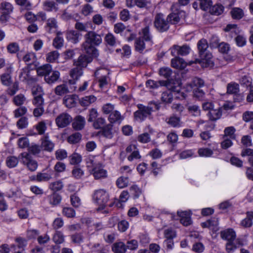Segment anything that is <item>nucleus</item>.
I'll return each instance as SVG.
<instances>
[{"label": "nucleus", "mask_w": 253, "mask_h": 253, "mask_svg": "<svg viewBox=\"0 0 253 253\" xmlns=\"http://www.w3.org/2000/svg\"><path fill=\"white\" fill-rule=\"evenodd\" d=\"M84 39L85 41L82 44L84 50L92 57H98L99 52L95 46L99 45L102 42L100 35L95 32L89 31L85 35Z\"/></svg>", "instance_id": "obj_1"}, {"label": "nucleus", "mask_w": 253, "mask_h": 253, "mask_svg": "<svg viewBox=\"0 0 253 253\" xmlns=\"http://www.w3.org/2000/svg\"><path fill=\"white\" fill-rule=\"evenodd\" d=\"M197 47L200 59H196L194 61L190 62V64L199 63L205 67L212 65L213 63L211 60L212 55L208 50L209 45L207 40L204 39L200 40L198 42Z\"/></svg>", "instance_id": "obj_2"}, {"label": "nucleus", "mask_w": 253, "mask_h": 253, "mask_svg": "<svg viewBox=\"0 0 253 253\" xmlns=\"http://www.w3.org/2000/svg\"><path fill=\"white\" fill-rule=\"evenodd\" d=\"M137 107L138 110L134 113V117L136 121L142 122L151 115L154 109L158 110L160 109V105L155 102H151L148 106L139 104Z\"/></svg>", "instance_id": "obj_3"}, {"label": "nucleus", "mask_w": 253, "mask_h": 253, "mask_svg": "<svg viewBox=\"0 0 253 253\" xmlns=\"http://www.w3.org/2000/svg\"><path fill=\"white\" fill-rule=\"evenodd\" d=\"M154 27L160 33L167 32L169 29V22L162 13H157L154 17Z\"/></svg>", "instance_id": "obj_4"}, {"label": "nucleus", "mask_w": 253, "mask_h": 253, "mask_svg": "<svg viewBox=\"0 0 253 253\" xmlns=\"http://www.w3.org/2000/svg\"><path fill=\"white\" fill-rule=\"evenodd\" d=\"M93 200L99 206V210L104 209L109 199L108 193L104 189H98L94 192Z\"/></svg>", "instance_id": "obj_5"}, {"label": "nucleus", "mask_w": 253, "mask_h": 253, "mask_svg": "<svg viewBox=\"0 0 253 253\" xmlns=\"http://www.w3.org/2000/svg\"><path fill=\"white\" fill-rule=\"evenodd\" d=\"M19 158H21V162L26 166L27 169L31 171H35L38 168L37 161L32 159L30 153L27 152L21 153L19 154Z\"/></svg>", "instance_id": "obj_6"}, {"label": "nucleus", "mask_w": 253, "mask_h": 253, "mask_svg": "<svg viewBox=\"0 0 253 253\" xmlns=\"http://www.w3.org/2000/svg\"><path fill=\"white\" fill-rule=\"evenodd\" d=\"M13 11V6L10 2L4 1L0 4V21L1 23L6 22L10 18V14Z\"/></svg>", "instance_id": "obj_7"}, {"label": "nucleus", "mask_w": 253, "mask_h": 253, "mask_svg": "<svg viewBox=\"0 0 253 253\" xmlns=\"http://www.w3.org/2000/svg\"><path fill=\"white\" fill-rule=\"evenodd\" d=\"M166 86L169 90H172L173 96L179 99H182L186 97V94L181 91L180 84L178 83L169 82Z\"/></svg>", "instance_id": "obj_8"}, {"label": "nucleus", "mask_w": 253, "mask_h": 253, "mask_svg": "<svg viewBox=\"0 0 253 253\" xmlns=\"http://www.w3.org/2000/svg\"><path fill=\"white\" fill-rule=\"evenodd\" d=\"M72 121V117L69 114L65 113L60 114L55 119L56 124L59 128L66 127Z\"/></svg>", "instance_id": "obj_9"}, {"label": "nucleus", "mask_w": 253, "mask_h": 253, "mask_svg": "<svg viewBox=\"0 0 253 253\" xmlns=\"http://www.w3.org/2000/svg\"><path fill=\"white\" fill-rule=\"evenodd\" d=\"M190 48L186 45L182 46L174 45L171 48V54L173 56H185L190 52Z\"/></svg>", "instance_id": "obj_10"}, {"label": "nucleus", "mask_w": 253, "mask_h": 253, "mask_svg": "<svg viewBox=\"0 0 253 253\" xmlns=\"http://www.w3.org/2000/svg\"><path fill=\"white\" fill-rule=\"evenodd\" d=\"M90 173L93 175L95 179L104 178L107 176V172L104 169L103 165L100 163L97 164Z\"/></svg>", "instance_id": "obj_11"}, {"label": "nucleus", "mask_w": 253, "mask_h": 253, "mask_svg": "<svg viewBox=\"0 0 253 253\" xmlns=\"http://www.w3.org/2000/svg\"><path fill=\"white\" fill-rule=\"evenodd\" d=\"M220 235L222 239L226 240L227 242L234 241L236 237V232L232 228H228L221 231Z\"/></svg>", "instance_id": "obj_12"}, {"label": "nucleus", "mask_w": 253, "mask_h": 253, "mask_svg": "<svg viewBox=\"0 0 253 253\" xmlns=\"http://www.w3.org/2000/svg\"><path fill=\"white\" fill-rule=\"evenodd\" d=\"M92 57L90 55H81L79 56L78 60L75 61L74 64L76 67H85L92 60Z\"/></svg>", "instance_id": "obj_13"}, {"label": "nucleus", "mask_w": 253, "mask_h": 253, "mask_svg": "<svg viewBox=\"0 0 253 253\" xmlns=\"http://www.w3.org/2000/svg\"><path fill=\"white\" fill-rule=\"evenodd\" d=\"M184 12L182 11H177L176 12H171L167 16L168 21L170 24H176L178 23L181 17L184 15Z\"/></svg>", "instance_id": "obj_14"}, {"label": "nucleus", "mask_w": 253, "mask_h": 253, "mask_svg": "<svg viewBox=\"0 0 253 253\" xmlns=\"http://www.w3.org/2000/svg\"><path fill=\"white\" fill-rule=\"evenodd\" d=\"M83 75L82 69L79 67L73 68L70 72V76L72 79L69 80V83L71 84H75L76 82Z\"/></svg>", "instance_id": "obj_15"}, {"label": "nucleus", "mask_w": 253, "mask_h": 253, "mask_svg": "<svg viewBox=\"0 0 253 253\" xmlns=\"http://www.w3.org/2000/svg\"><path fill=\"white\" fill-rule=\"evenodd\" d=\"M85 124V118L82 116L79 115L75 118L72 125L75 130H80L84 128Z\"/></svg>", "instance_id": "obj_16"}, {"label": "nucleus", "mask_w": 253, "mask_h": 253, "mask_svg": "<svg viewBox=\"0 0 253 253\" xmlns=\"http://www.w3.org/2000/svg\"><path fill=\"white\" fill-rule=\"evenodd\" d=\"M41 148H43L44 151L47 152H51L53 151L54 144L49 139L48 136L45 135L41 138Z\"/></svg>", "instance_id": "obj_17"}, {"label": "nucleus", "mask_w": 253, "mask_h": 253, "mask_svg": "<svg viewBox=\"0 0 253 253\" xmlns=\"http://www.w3.org/2000/svg\"><path fill=\"white\" fill-rule=\"evenodd\" d=\"M178 215L180 217V222L185 226H187L192 223L190 214L187 211H177Z\"/></svg>", "instance_id": "obj_18"}, {"label": "nucleus", "mask_w": 253, "mask_h": 253, "mask_svg": "<svg viewBox=\"0 0 253 253\" xmlns=\"http://www.w3.org/2000/svg\"><path fill=\"white\" fill-rule=\"evenodd\" d=\"M52 67L49 64H44L37 69V72L39 76L44 77L51 73Z\"/></svg>", "instance_id": "obj_19"}, {"label": "nucleus", "mask_w": 253, "mask_h": 253, "mask_svg": "<svg viewBox=\"0 0 253 253\" xmlns=\"http://www.w3.org/2000/svg\"><path fill=\"white\" fill-rule=\"evenodd\" d=\"M124 119L123 116L121 115V113L117 110H114L109 116L108 120L110 123H121Z\"/></svg>", "instance_id": "obj_20"}, {"label": "nucleus", "mask_w": 253, "mask_h": 253, "mask_svg": "<svg viewBox=\"0 0 253 253\" xmlns=\"http://www.w3.org/2000/svg\"><path fill=\"white\" fill-rule=\"evenodd\" d=\"M60 76V74L58 71H51V74H48L44 78L45 82L49 84H52L55 83L59 79Z\"/></svg>", "instance_id": "obj_21"}, {"label": "nucleus", "mask_w": 253, "mask_h": 253, "mask_svg": "<svg viewBox=\"0 0 253 253\" xmlns=\"http://www.w3.org/2000/svg\"><path fill=\"white\" fill-rule=\"evenodd\" d=\"M140 34V38H141L145 42L149 43L150 45L152 44V36L150 34V29L148 26L143 28Z\"/></svg>", "instance_id": "obj_22"}, {"label": "nucleus", "mask_w": 253, "mask_h": 253, "mask_svg": "<svg viewBox=\"0 0 253 253\" xmlns=\"http://www.w3.org/2000/svg\"><path fill=\"white\" fill-rule=\"evenodd\" d=\"M222 115L221 108L218 107L216 109H214V107L209 111L208 116L209 117V119L211 121H215L221 117Z\"/></svg>", "instance_id": "obj_23"}, {"label": "nucleus", "mask_w": 253, "mask_h": 253, "mask_svg": "<svg viewBox=\"0 0 253 253\" xmlns=\"http://www.w3.org/2000/svg\"><path fill=\"white\" fill-rule=\"evenodd\" d=\"M77 98L75 95L66 96L64 98L63 103L69 108L74 107L77 104Z\"/></svg>", "instance_id": "obj_24"}, {"label": "nucleus", "mask_w": 253, "mask_h": 253, "mask_svg": "<svg viewBox=\"0 0 253 253\" xmlns=\"http://www.w3.org/2000/svg\"><path fill=\"white\" fill-rule=\"evenodd\" d=\"M58 27L57 21L54 18L47 19L46 25V30L49 33L56 32Z\"/></svg>", "instance_id": "obj_25"}, {"label": "nucleus", "mask_w": 253, "mask_h": 253, "mask_svg": "<svg viewBox=\"0 0 253 253\" xmlns=\"http://www.w3.org/2000/svg\"><path fill=\"white\" fill-rule=\"evenodd\" d=\"M168 124L173 127H178L181 126L180 118L175 115H172L166 119Z\"/></svg>", "instance_id": "obj_26"}, {"label": "nucleus", "mask_w": 253, "mask_h": 253, "mask_svg": "<svg viewBox=\"0 0 253 253\" xmlns=\"http://www.w3.org/2000/svg\"><path fill=\"white\" fill-rule=\"evenodd\" d=\"M171 65L173 68L178 69H183L186 66V63L181 58L175 56V58L171 59Z\"/></svg>", "instance_id": "obj_27"}, {"label": "nucleus", "mask_w": 253, "mask_h": 253, "mask_svg": "<svg viewBox=\"0 0 253 253\" xmlns=\"http://www.w3.org/2000/svg\"><path fill=\"white\" fill-rule=\"evenodd\" d=\"M54 93L60 96H62L69 92L67 85L65 84H59L55 87L54 89Z\"/></svg>", "instance_id": "obj_28"}, {"label": "nucleus", "mask_w": 253, "mask_h": 253, "mask_svg": "<svg viewBox=\"0 0 253 253\" xmlns=\"http://www.w3.org/2000/svg\"><path fill=\"white\" fill-rule=\"evenodd\" d=\"M53 46L56 49H60L63 46L64 39L62 36V33L57 32L56 36L54 39L52 43Z\"/></svg>", "instance_id": "obj_29"}, {"label": "nucleus", "mask_w": 253, "mask_h": 253, "mask_svg": "<svg viewBox=\"0 0 253 253\" xmlns=\"http://www.w3.org/2000/svg\"><path fill=\"white\" fill-rule=\"evenodd\" d=\"M218 221L217 218H212L206 222H202L201 226L203 228H209L213 230H217Z\"/></svg>", "instance_id": "obj_30"}, {"label": "nucleus", "mask_w": 253, "mask_h": 253, "mask_svg": "<svg viewBox=\"0 0 253 253\" xmlns=\"http://www.w3.org/2000/svg\"><path fill=\"white\" fill-rule=\"evenodd\" d=\"M19 159H21V158H19V156L18 157L14 156H9L6 159V165L10 169L15 168L19 163Z\"/></svg>", "instance_id": "obj_31"}, {"label": "nucleus", "mask_w": 253, "mask_h": 253, "mask_svg": "<svg viewBox=\"0 0 253 253\" xmlns=\"http://www.w3.org/2000/svg\"><path fill=\"white\" fill-rule=\"evenodd\" d=\"M44 9L47 11H57L58 10V4L53 0H47L43 2Z\"/></svg>", "instance_id": "obj_32"}, {"label": "nucleus", "mask_w": 253, "mask_h": 253, "mask_svg": "<svg viewBox=\"0 0 253 253\" xmlns=\"http://www.w3.org/2000/svg\"><path fill=\"white\" fill-rule=\"evenodd\" d=\"M96 100V97L93 95L86 96L80 100V103L83 107H86L94 103Z\"/></svg>", "instance_id": "obj_33"}, {"label": "nucleus", "mask_w": 253, "mask_h": 253, "mask_svg": "<svg viewBox=\"0 0 253 253\" xmlns=\"http://www.w3.org/2000/svg\"><path fill=\"white\" fill-rule=\"evenodd\" d=\"M52 174V170L45 173L39 172L37 173L35 179L38 182L47 181L51 179Z\"/></svg>", "instance_id": "obj_34"}, {"label": "nucleus", "mask_w": 253, "mask_h": 253, "mask_svg": "<svg viewBox=\"0 0 253 253\" xmlns=\"http://www.w3.org/2000/svg\"><path fill=\"white\" fill-rule=\"evenodd\" d=\"M112 250L115 253H125L126 247L123 242H116L112 245Z\"/></svg>", "instance_id": "obj_35"}, {"label": "nucleus", "mask_w": 253, "mask_h": 253, "mask_svg": "<svg viewBox=\"0 0 253 253\" xmlns=\"http://www.w3.org/2000/svg\"><path fill=\"white\" fill-rule=\"evenodd\" d=\"M80 34L76 31H69L66 33L67 39L74 43L78 42L79 41Z\"/></svg>", "instance_id": "obj_36"}, {"label": "nucleus", "mask_w": 253, "mask_h": 253, "mask_svg": "<svg viewBox=\"0 0 253 253\" xmlns=\"http://www.w3.org/2000/svg\"><path fill=\"white\" fill-rule=\"evenodd\" d=\"M49 203L51 205L55 206L59 204L61 201L62 197L59 194L54 193L48 197Z\"/></svg>", "instance_id": "obj_37"}, {"label": "nucleus", "mask_w": 253, "mask_h": 253, "mask_svg": "<svg viewBox=\"0 0 253 253\" xmlns=\"http://www.w3.org/2000/svg\"><path fill=\"white\" fill-rule=\"evenodd\" d=\"M145 41L141 38H136L134 42V47L136 51L141 53L145 48Z\"/></svg>", "instance_id": "obj_38"}, {"label": "nucleus", "mask_w": 253, "mask_h": 253, "mask_svg": "<svg viewBox=\"0 0 253 253\" xmlns=\"http://www.w3.org/2000/svg\"><path fill=\"white\" fill-rule=\"evenodd\" d=\"M153 132L152 129L149 130V133L144 132L137 136V140L142 143H147L151 141L150 134Z\"/></svg>", "instance_id": "obj_39"}, {"label": "nucleus", "mask_w": 253, "mask_h": 253, "mask_svg": "<svg viewBox=\"0 0 253 253\" xmlns=\"http://www.w3.org/2000/svg\"><path fill=\"white\" fill-rule=\"evenodd\" d=\"M107 44L111 46H115L119 42L117 40L115 37L111 33L107 34L104 38Z\"/></svg>", "instance_id": "obj_40"}, {"label": "nucleus", "mask_w": 253, "mask_h": 253, "mask_svg": "<svg viewBox=\"0 0 253 253\" xmlns=\"http://www.w3.org/2000/svg\"><path fill=\"white\" fill-rule=\"evenodd\" d=\"M239 91V85L238 84L231 83L227 84V93L228 94H236Z\"/></svg>", "instance_id": "obj_41"}, {"label": "nucleus", "mask_w": 253, "mask_h": 253, "mask_svg": "<svg viewBox=\"0 0 253 253\" xmlns=\"http://www.w3.org/2000/svg\"><path fill=\"white\" fill-rule=\"evenodd\" d=\"M164 81L156 82L153 80H148L146 83V86L149 88H157L160 86L166 85Z\"/></svg>", "instance_id": "obj_42"}, {"label": "nucleus", "mask_w": 253, "mask_h": 253, "mask_svg": "<svg viewBox=\"0 0 253 253\" xmlns=\"http://www.w3.org/2000/svg\"><path fill=\"white\" fill-rule=\"evenodd\" d=\"M59 54L57 51H52L46 54V59L48 62H55L59 58Z\"/></svg>", "instance_id": "obj_43"}, {"label": "nucleus", "mask_w": 253, "mask_h": 253, "mask_svg": "<svg viewBox=\"0 0 253 253\" xmlns=\"http://www.w3.org/2000/svg\"><path fill=\"white\" fill-rule=\"evenodd\" d=\"M129 191L131 195L134 199L138 198L142 194L141 189L136 185L131 186L129 188Z\"/></svg>", "instance_id": "obj_44"}, {"label": "nucleus", "mask_w": 253, "mask_h": 253, "mask_svg": "<svg viewBox=\"0 0 253 253\" xmlns=\"http://www.w3.org/2000/svg\"><path fill=\"white\" fill-rule=\"evenodd\" d=\"M63 187V182L60 181H56L49 184V188L53 191L54 193L61 190Z\"/></svg>", "instance_id": "obj_45"}, {"label": "nucleus", "mask_w": 253, "mask_h": 253, "mask_svg": "<svg viewBox=\"0 0 253 253\" xmlns=\"http://www.w3.org/2000/svg\"><path fill=\"white\" fill-rule=\"evenodd\" d=\"M224 10V7L221 4H215L210 7V11L212 15H219Z\"/></svg>", "instance_id": "obj_46"}, {"label": "nucleus", "mask_w": 253, "mask_h": 253, "mask_svg": "<svg viewBox=\"0 0 253 253\" xmlns=\"http://www.w3.org/2000/svg\"><path fill=\"white\" fill-rule=\"evenodd\" d=\"M173 94L172 90L164 92L162 94V100L166 103H171L172 101Z\"/></svg>", "instance_id": "obj_47"}, {"label": "nucleus", "mask_w": 253, "mask_h": 253, "mask_svg": "<svg viewBox=\"0 0 253 253\" xmlns=\"http://www.w3.org/2000/svg\"><path fill=\"white\" fill-rule=\"evenodd\" d=\"M112 128V126L110 124L104 126L102 128V135L107 138H112L113 136Z\"/></svg>", "instance_id": "obj_48"}, {"label": "nucleus", "mask_w": 253, "mask_h": 253, "mask_svg": "<svg viewBox=\"0 0 253 253\" xmlns=\"http://www.w3.org/2000/svg\"><path fill=\"white\" fill-rule=\"evenodd\" d=\"M86 165L89 172H91L92 169L95 168L99 162L95 161L93 157H88L85 159Z\"/></svg>", "instance_id": "obj_49"}, {"label": "nucleus", "mask_w": 253, "mask_h": 253, "mask_svg": "<svg viewBox=\"0 0 253 253\" xmlns=\"http://www.w3.org/2000/svg\"><path fill=\"white\" fill-rule=\"evenodd\" d=\"M82 138V134L80 132H75L68 137V141L71 144L78 143Z\"/></svg>", "instance_id": "obj_50"}, {"label": "nucleus", "mask_w": 253, "mask_h": 253, "mask_svg": "<svg viewBox=\"0 0 253 253\" xmlns=\"http://www.w3.org/2000/svg\"><path fill=\"white\" fill-rule=\"evenodd\" d=\"M70 163L71 165H77L80 163L82 160L81 155L78 153H74L69 157Z\"/></svg>", "instance_id": "obj_51"}, {"label": "nucleus", "mask_w": 253, "mask_h": 253, "mask_svg": "<svg viewBox=\"0 0 253 253\" xmlns=\"http://www.w3.org/2000/svg\"><path fill=\"white\" fill-rule=\"evenodd\" d=\"M129 183V180L127 177L121 176L116 181V184L120 188H123L126 187Z\"/></svg>", "instance_id": "obj_52"}, {"label": "nucleus", "mask_w": 253, "mask_h": 253, "mask_svg": "<svg viewBox=\"0 0 253 253\" xmlns=\"http://www.w3.org/2000/svg\"><path fill=\"white\" fill-rule=\"evenodd\" d=\"M52 239L56 244H61L65 241L64 236L60 231H56L54 234Z\"/></svg>", "instance_id": "obj_53"}, {"label": "nucleus", "mask_w": 253, "mask_h": 253, "mask_svg": "<svg viewBox=\"0 0 253 253\" xmlns=\"http://www.w3.org/2000/svg\"><path fill=\"white\" fill-rule=\"evenodd\" d=\"M233 18L240 19L242 18L244 15L242 9L239 8H234L231 11Z\"/></svg>", "instance_id": "obj_54"}, {"label": "nucleus", "mask_w": 253, "mask_h": 253, "mask_svg": "<svg viewBox=\"0 0 253 253\" xmlns=\"http://www.w3.org/2000/svg\"><path fill=\"white\" fill-rule=\"evenodd\" d=\"M72 173L73 177L77 179H81L84 175V170L80 168L77 167L73 169Z\"/></svg>", "instance_id": "obj_55"}, {"label": "nucleus", "mask_w": 253, "mask_h": 253, "mask_svg": "<svg viewBox=\"0 0 253 253\" xmlns=\"http://www.w3.org/2000/svg\"><path fill=\"white\" fill-rule=\"evenodd\" d=\"M62 213L64 215L68 218L74 217L76 214L75 210L73 208L69 207L64 208L62 210Z\"/></svg>", "instance_id": "obj_56"}, {"label": "nucleus", "mask_w": 253, "mask_h": 253, "mask_svg": "<svg viewBox=\"0 0 253 253\" xmlns=\"http://www.w3.org/2000/svg\"><path fill=\"white\" fill-rule=\"evenodd\" d=\"M32 103L36 107H41L44 105V99L42 95L38 94V96H36L34 97Z\"/></svg>", "instance_id": "obj_57"}, {"label": "nucleus", "mask_w": 253, "mask_h": 253, "mask_svg": "<svg viewBox=\"0 0 253 253\" xmlns=\"http://www.w3.org/2000/svg\"><path fill=\"white\" fill-rule=\"evenodd\" d=\"M7 50L10 53H16L19 51V44L16 42L10 43L7 46Z\"/></svg>", "instance_id": "obj_58"}, {"label": "nucleus", "mask_w": 253, "mask_h": 253, "mask_svg": "<svg viewBox=\"0 0 253 253\" xmlns=\"http://www.w3.org/2000/svg\"><path fill=\"white\" fill-rule=\"evenodd\" d=\"M105 122V120L104 118L102 117L98 118L94 121L93 124V126L94 128L96 129H100L101 128H103Z\"/></svg>", "instance_id": "obj_59"}, {"label": "nucleus", "mask_w": 253, "mask_h": 253, "mask_svg": "<svg viewBox=\"0 0 253 253\" xmlns=\"http://www.w3.org/2000/svg\"><path fill=\"white\" fill-rule=\"evenodd\" d=\"M172 71L171 69L168 67H163L159 70V74L160 76L164 77L166 79H168L171 76Z\"/></svg>", "instance_id": "obj_60"}, {"label": "nucleus", "mask_w": 253, "mask_h": 253, "mask_svg": "<svg viewBox=\"0 0 253 253\" xmlns=\"http://www.w3.org/2000/svg\"><path fill=\"white\" fill-rule=\"evenodd\" d=\"M198 154L201 157H211L213 154V151L210 148H200L198 150Z\"/></svg>", "instance_id": "obj_61"}, {"label": "nucleus", "mask_w": 253, "mask_h": 253, "mask_svg": "<svg viewBox=\"0 0 253 253\" xmlns=\"http://www.w3.org/2000/svg\"><path fill=\"white\" fill-rule=\"evenodd\" d=\"M187 109L194 116H198L200 115V109L197 105H189L188 106Z\"/></svg>", "instance_id": "obj_62"}, {"label": "nucleus", "mask_w": 253, "mask_h": 253, "mask_svg": "<svg viewBox=\"0 0 253 253\" xmlns=\"http://www.w3.org/2000/svg\"><path fill=\"white\" fill-rule=\"evenodd\" d=\"M236 129L233 126H229L225 128L224 130V135L229 136L230 138H235V132Z\"/></svg>", "instance_id": "obj_63"}, {"label": "nucleus", "mask_w": 253, "mask_h": 253, "mask_svg": "<svg viewBox=\"0 0 253 253\" xmlns=\"http://www.w3.org/2000/svg\"><path fill=\"white\" fill-rule=\"evenodd\" d=\"M17 126L19 129L26 128L28 125V119L26 117L21 118L16 123Z\"/></svg>", "instance_id": "obj_64"}]
</instances>
